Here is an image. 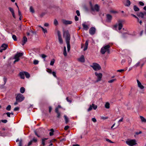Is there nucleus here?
Instances as JSON below:
<instances>
[{
    "label": "nucleus",
    "mask_w": 146,
    "mask_h": 146,
    "mask_svg": "<svg viewBox=\"0 0 146 146\" xmlns=\"http://www.w3.org/2000/svg\"><path fill=\"white\" fill-rule=\"evenodd\" d=\"M126 143L129 146H133L137 144L135 139H128L126 141Z\"/></svg>",
    "instance_id": "obj_3"
},
{
    "label": "nucleus",
    "mask_w": 146,
    "mask_h": 146,
    "mask_svg": "<svg viewBox=\"0 0 146 146\" xmlns=\"http://www.w3.org/2000/svg\"><path fill=\"white\" fill-rule=\"evenodd\" d=\"M133 9L135 11H138L139 10V8L136 5H134L133 6Z\"/></svg>",
    "instance_id": "obj_27"
},
{
    "label": "nucleus",
    "mask_w": 146,
    "mask_h": 146,
    "mask_svg": "<svg viewBox=\"0 0 146 146\" xmlns=\"http://www.w3.org/2000/svg\"><path fill=\"white\" fill-rule=\"evenodd\" d=\"M95 74L97 78V79L95 81V82L97 83L101 81L102 77V74L101 73H98L97 72H95Z\"/></svg>",
    "instance_id": "obj_7"
},
{
    "label": "nucleus",
    "mask_w": 146,
    "mask_h": 146,
    "mask_svg": "<svg viewBox=\"0 0 146 146\" xmlns=\"http://www.w3.org/2000/svg\"><path fill=\"white\" fill-rule=\"evenodd\" d=\"M107 17V21L108 22H111V20L112 19V16L110 14H107L106 15Z\"/></svg>",
    "instance_id": "obj_14"
},
{
    "label": "nucleus",
    "mask_w": 146,
    "mask_h": 146,
    "mask_svg": "<svg viewBox=\"0 0 146 146\" xmlns=\"http://www.w3.org/2000/svg\"><path fill=\"white\" fill-rule=\"evenodd\" d=\"M63 54L65 56L67 55L66 51V48L65 46H64V48Z\"/></svg>",
    "instance_id": "obj_23"
},
{
    "label": "nucleus",
    "mask_w": 146,
    "mask_h": 146,
    "mask_svg": "<svg viewBox=\"0 0 146 146\" xmlns=\"http://www.w3.org/2000/svg\"><path fill=\"white\" fill-rule=\"evenodd\" d=\"M124 71V70L123 69H120L117 70V72H122L123 71Z\"/></svg>",
    "instance_id": "obj_63"
},
{
    "label": "nucleus",
    "mask_w": 146,
    "mask_h": 146,
    "mask_svg": "<svg viewBox=\"0 0 146 146\" xmlns=\"http://www.w3.org/2000/svg\"><path fill=\"white\" fill-rule=\"evenodd\" d=\"M82 26L83 27V29L85 30H87L89 27L86 24V23H84L82 24Z\"/></svg>",
    "instance_id": "obj_16"
},
{
    "label": "nucleus",
    "mask_w": 146,
    "mask_h": 146,
    "mask_svg": "<svg viewBox=\"0 0 146 146\" xmlns=\"http://www.w3.org/2000/svg\"><path fill=\"white\" fill-rule=\"evenodd\" d=\"M88 41L86 40L85 43V46H84V51L86 50L87 49L88 47Z\"/></svg>",
    "instance_id": "obj_17"
},
{
    "label": "nucleus",
    "mask_w": 146,
    "mask_h": 146,
    "mask_svg": "<svg viewBox=\"0 0 146 146\" xmlns=\"http://www.w3.org/2000/svg\"><path fill=\"white\" fill-rule=\"evenodd\" d=\"M127 3L125 5L127 6H129L131 4L129 0H127L126 1Z\"/></svg>",
    "instance_id": "obj_34"
},
{
    "label": "nucleus",
    "mask_w": 146,
    "mask_h": 146,
    "mask_svg": "<svg viewBox=\"0 0 146 146\" xmlns=\"http://www.w3.org/2000/svg\"><path fill=\"white\" fill-rule=\"evenodd\" d=\"M116 81V79L115 78L108 81V82L109 83H112L114 81Z\"/></svg>",
    "instance_id": "obj_35"
},
{
    "label": "nucleus",
    "mask_w": 146,
    "mask_h": 146,
    "mask_svg": "<svg viewBox=\"0 0 146 146\" xmlns=\"http://www.w3.org/2000/svg\"><path fill=\"white\" fill-rule=\"evenodd\" d=\"M48 138H44L42 139V144L43 146L45 145V140L47 139Z\"/></svg>",
    "instance_id": "obj_25"
},
{
    "label": "nucleus",
    "mask_w": 146,
    "mask_h": 146,
    "mask_svg": "<svg viewBox=\"0 0 146 146\" xmlns=\"http://www.w3.org/2000/svg\"><path fill=\"white\" fill-rule=\"evenodd\" d=\"M100 6L98 4H95L93 6L92 4H90V9L92 11L98 12L100 11Z\"/></svg>",
    "instance_id": "obj_4"
},
{
    "label": "nucleus",
    "mask_w": 146,
    "mask_h": 146,
    "mask_svg": "<svg viewBox=\"0 0 146 146\" xmlns=\"http://www.w3.org/2000/svg\"><path fill=\"white\" fill-rule=\"evenodd\" d=\"M118 24H116L114 25V27L115 28H116L118 26H119L118 29L119 30H121L123 27V25L122 24V21L121 20H119L118 21Z\"/></svg>",
    "instance_id": "obj_8"
},
{
    "label": "nucleus",
    "mask_w": 146,
    "mask_h": 146,
    "mask_svg": "<svg viewBox=\"0 0 146 146\" xmlns=\"http://www.w3.org/2000/svg\"><path fill=\"white\" fill-rule=\"evenodd\" d=\"M41 29L44 33H47V31L46 29H44L43 27H41Z\"/></svg>",
    "instance_id": "obj_39"
},
{
    "label": "nucleus",
    "mask_w": 146,
    "mask_h": 146,
    "mask_svg": "<svg viewBox=\"0 0 146 146\" xmlns=\"http://www.w3.org/2000/svg\"><path fill=\"white\" fill-rule=\"evenodd\" d=\"M139 4L140 5L142 6H144V3L142 1H139Z\"/></svg>",
    "instance_id": "obj_50"
},
{
    "label": "nucleus",
    "mask_w": 146,
    "mask_h": 146,
    "mask_svg": "<svg viewBox=\"0 0 146 146\" xmlns=\"http://www.w3.org/2000/svg\"><path fill=\"white\" fill-rule=\"evenodd\" d=\"M110 104L108 102H106L105 104V107L107 109L110 108Z\"/></svg>",
    "instance_id": "obj_30"
},
{
    "label": "nucleus",
    "mask_w": 146,
    "mask_h": 146,
    "mask_svg": "<svg viewBox=\"0 0 146 146\" xmlns=\"http://www.w3.org/2000/svg\"><path fill=\"white\" fill-rule=\"evenodd\" d=\"M63 36L65 37V40L67 44V50L68 52L70 50V35L68 31H66L63 32Z\"/></svg>",
    "instance_id": "obj_1"
},
{
    "label": "nucleus",
    "mask_w": 146,
    "mask_h": 146,
    "mask_svg": "<svg viewBox=\"0 0 146 146\" xmlns=\"http://www.w3.org/2000/svg\"><path fill=\"white\" fill-rule=\"evenodd\" d=\"M12 38L15 41H16L17 40V37L15 35H12Z\"/></svg>",
    "instance_id": "obj_42"
},
{
    "label": "nucleus",
    "mask_w": 146,
    "mask_h": 146,
    "mask_svg": "<svg viewBox=\"0 0 146 146\" xmlns=\"http://www.w3.org/2000/svg\"><path fill=\"white\" fill-rule=\"evenodd\" d=\"M1 121L4 123H6L7 122V119H2Z\"/></svg>",
    "instance_id": "obj_45"
},
{
    "label": "nucleus",
    "mask_w": 146,
    "mask_h": 146,
    "mask_svg": "<svg viewBox=\"0 0 146 146\" xmlns=\"http://www.w3.org/2000/svg\"><path fill=\"white\" fill-rule=\"evenodd\" d=\"M64 117L65 120V122H66V123H67L69 121L68 118L66 116V115H64Z\"/></svg>",
    "instance_id": "obj_28"
},
{
    "label": "nucleus",
    "mask_w": 146,
    "mask_h": 146,
    "mask_svg": "<svg viewBox=\"0 0 146 146\" xmlns=\"http://www.w3.org/2000/svg\"><path fill=\"white\" fill-rule=\"evenodd\" d=\"M106 141H107L109 143H113V142L111 141L109 139H106Z\"/></svg>",
    "instance_id": "obj_56"
},
{
    "label": "nucleus",
    "mask_w": 146,
    "mask_h": 146,
    "mask_svg": "<svg viewBox=\"0 0 146 146\" xmlns=\"http://www.w3.org/2000/svg\"><path fill=\"white\" fill-rule=\"evenodd\" d=\"M92 121L94 122H96V120L95 118H93L92 119Z\"/></svg>",
    "instance_id": "obj_61"
},
{
    "label": "nucleus",
    "mask_w": 146,
    "mask_h": 146,
    "mask_svg": "<svg viewBox=\"0 0 146 146\" xmlns=\"http://www.w3.org/2000/svg\"><path fill=\"white\" fill-rule=\"evenodd\" d=\"M96 31V29L94 27H91L89 30V33L91 35H93L95 33Z\"/></svg>",
    "instance_id": "obj_10"
},
{
    "label": "nucleus",
    "mask_w": 146,
    "mask_h": 146,
    "mask_svg": "<svg viewBox=\"0 0 146 146\" xmlns=\"http://www.w3.org/2000/svg\"><path fill=\"white\" fill-rule=\"evenodd\" d=\"M38 63V61L36 60H34L33 62V63L35 64H37Z\"/></svg>",
    "instance_id": "obj_46"
},
{
    "label": "nucleus",
    "mask_w": 146,
    "mask_h": 146,
    "mask_svg": "<svg viewBox=\"0 0 146 146\" xmlns=\"http://www.w3.org/2000/svg\"><path fill=\"white\" fill-rule=\"evenodd\" d=\"M3 81L4 82L3 85H4L7 82V78L5 77H4L3 78Z\"/></svg>",
    "instance_id": "obj_47"
},
{
    "label": "nucleus",
    "mask_w": 146,
    "mask_h": 146,
    "mask_svg": "<svg viewBox=\"0 0 146 146\" xmlns=\"http://www.w3.org/2000/svg\"><path fill=\"white\" fill-rule=\"evenodd\" d=\"M50 132L49 133V135L50 136H52L53 135V132H54V130L53 129H50Z\"/></svg>",
    "instance_id": "obj_31"
},
{
    "label": "nucleus",
    "mask_w": 146,
    "mask_h": 146,
    "mask_svg": "<svg viewBox=\"0 0 146 146\" xmlns=\"http://www.w3.org/2000/svg\"><path fill=\"white\" fill-rule=\"evenodd\" d=\"M46 71L47 72H48V73L50 74H51L52 73V70L48 68Z\"/></svg>",
    "instance_id": "obj_43"
},
{
    "label": "nucleus",
    "mask_w": 146,
    "mask_h": 146,
    "mask_svg": "<svg viewBox=\"0 0 146 146\" xmlns=\"http://www.w3.org/2000/svg\"><path fill=\"white\" fill-rule=\"evenodd\" d=\"M31 140L33 142H36L37 141V139L35 138H33V139Z\"/></svg>",
    "instance_id": "obj_54"
},
{
    "label": "nucleus",
    "mask_w": 146,
    "mask_h": 146,
    "mask_svg": "<svg viewBox=\"0 0 146 146\" xmlns=\"http://www.w3.org/2000/svg\"><path fill=\"white\" fill-rule=\"evenodd\" d=\"M90 66L96 71L99 70L101 69L100 66L98 64L96 63H93L92 65H91Z\"/></svg>",
    "instance_id": "obj_5"
},
{
    "label": "nucleus",
    "mask_w": 146,
    "mask_h": 146,
    "mask_svg": "<svg viewBox=\"0 0 146 146\" xmlns=\"http://www.w3.org/2000/svg\"><path fill=\"white\" fill-rule=\"evenodd\" d=\"M66 100L67 102H69L70 103H71L72 102V101L71 100H69L68 99V97L66 98Z\"/></svg>",
    "instance_id": "obj_60"
},
{
    "label": "nucleus",
    "mask_w": 146,
    "mask_h": 146,
    "mask_svg": "<svg viewBox=\"0 0 146 146\" xmlns=\"http://www.w3.org/2000/svg\"><path fill=\"white\" fill-rule=\"evenodd\" d=\"M137 15L139 17H141L142 18H143L144 14L142 12H140L137 14Z\"/></svg>",
    "instance_id": "obj_21"
},
{
    "label": "nucleus",
    "mask_w": 146,
    "mask_h": 146,
    "mask_svg": "<svg viewBox=\"0 0 146 146\" xmlns=\"http://www.w3.org/2000/svg\"><path fill=\"white\" fill-rule=\"evenodd\" d=\"M18 14L19 15L20 17H22V15L21 14V12L19 10H18Z\"/></svg>",
    "instance_id": "obj_64"
},
{
    "label": "nucleus",
    "mask_w": 146,
    "mask_h": 146,
    "mask_svg": "<svg viewBox=\"0 0 146 146\" xmlns=\"http://www.w3.org/2000/svg\"><path fill=\"white\" fill-rule=\"evenodd\" d=\"M54 24L56 26L58 25V22L56 19H55L54 20Z\"/></svg>",
    "instance_id": "obj_37"
},
{
    "label": "nucleus",
    "mask_w": 146,
    "mask_h": 146,
    "mask_svg": "<svg viewBox=\"0 0 146 146\" xmlns=\"http://www.w3.org/2000/svg\"><path fill=\"white\" fill-rule=\"evenodd\" d=\"M140 118L141 119V121L142 122L145 123L146 122V119H145L143 116H140Z\"/></svg>",
    "instance_id": "obj_22"
},
{
    "label": "nucleus",
    "mask_w": 146,
    "mask_h": 146,
    "mask_svg": "<svg viewBox=\"0 0 146 146\" xmlns=\"http://www.w3.org/2000/svg\"><path fill=\"white\" fill-rule=\"evenodd\" d=\"M25 97L22 94H19L17 95L16 96V100L20 102H22L25 99Z\"/></svg>",
    "instance_id": "obj_6"
},
{
    "label": "nucleus",
    "mask_w": 146,
    "mask_h": 146,
    "mask_svg": "<svg viewBox=\"0 0 146 146\" xmlns=\"http://www.w3.org/2000/svg\"><path fill=\"white\" fill-rule=\"evenodd\" d=\"M41 56L43 58H44L47 57V56L44 54H41Z\"/></svg>",
    "instance_id": "obj_52"
},
{
    "label": "nucleus",
    "mask_w": 146,
    "mask_h": 146,
    "mask_svg": "<svg viewBox=\"0 0 146 146\" xmlns=\"http://www.w3.org/2000/svg\"><path fill=\"white\" fill-rule=\"evenodd\" d=\"M137 81L138 87L141 89H143L144 88V86L142 85L141 83L138 80H137Z\"/></svg>",
    "instance_id": "obj_12"
},
{
    "label": "nucleus",
    "mask_w": 146,
    "mask_h": 146,
    "mask_svg": "<svg viewBox=\"0 0 146 146\" xmlns=\"http://www.w3.org/2000/svg\"><path fill=\"white\" fill-rule=\"evenodd\" d=\"M8 47V45L5 44H3L1 46V47L2 48H3L4 50H5Z\"/></svg>",
    "instance_id": "obj_20"
},
{
    "label": "nucleus",
    "mask_w": 146,
    "mask_h": 146,
    "mask_svg": "<svg viewBox=\"0 0 146 146\" xmlns=\"http://www.w3.org/2000/svg\"><path fill=\"white\" fill-rule=\"evenodd\" d=\"M30 11L32 13L34 12V10L32 6H31L30 7Z\"/></svg>",
    "instance_id": "obj_40"
},
{
    "label": "nucleus",
    "mask_w": 146,
    "mask_h": 146,
    "mask_svg": "<svg viewBox=\"0 0 146 146\" xmlns=\"http://www.w3.org/2000/svg\"><path fill=\"white\" fill-rule=\"evenodd\" d=\"M62 21L63 23L66 25L71 24L72 23V21L66 20H63Z\"/></svg>",
    "instance_id": "obj_13"
},
{
    "label": "nucleus",
    "mask_w": 146,
    "mask_h": 146,
    "mask_svg": "<svg viewBox=\"0 0 146 146\" xmlns=\"http://www.w3.org/2000/svg\"><path fill=\"white\" fill-rule=\"evenodd\" d=\"M74 19L75 21H77L78 20L79 18L77 16H75Z\"/></svg>",
    "instance_id": "obj_57"
},
{
    "label": "nucleus",
    "mask_w": 146,
    "mask_h": 146,
    "mask_svg": "<svg viewBox=\"0 0 146 146\" xmlns=\"http://www.w3.org/2000/svg\"><path fill=\"white\" fill-rule=\"evenodd\" d=\"M52 110V108L51 106L49 107V113H50Z\"/></svg>",
    "instance_id": "obj_62"
},
{
    "label": "nucleus",
    "mask_w": 146,
    "mask_h": 146,
    "mask_svg": "<svg viewBox=\"0 0 146 146\" xmlns=\"http://www.w3.org/2000/svg\"><path fill=\"white\" fill-rule=\"evenodd\" d=\"M11 106L10 105H8L6 108V110L7 111H10L11 110Z\"/></svg>",
    "instance_id": "obj_36"
},
{
    "label": "nucleus",
    "mask_w": 146,
    "mask_h": 146,
    "mask_svg": "<svg viewBox=\"0 0 146 146\" xmlns=\"http://www.w3.org/2000/svg\"><path fill=\"white\" fill-rule=\"evenodd\" d=\"M76 13L77 14V15L78 16H80V12L78 10H77L76 11Z\"/></svg>",
    "instance_id": "obj_55"
},
{
    "label": "nucleus",
    "mask_w": 146,
    "mask_h": 146,
    "mask_svg": "<svg viewBox=\"0 0 146 146\" xmlns=\"http://www.w3.org/2000/svg\"><path fill=\"white\" fill-rule=\"evenodd\" d=\"M23 55V53H17L15 56L14 59H19V57H21Z\"/></svg>",
    "instance_id": "obj_11"
},
{
    "label": "nucleus",
    "mask_w": 146,
    "mask_h": 146,
    "mask_svg": "<svg viewBox=\"0 0 146 146\" xmlns=\"http://www.w3.org/2000/svg\"><path fill=\"white\" fill-rule=\"evenodd\" d=\"M53 75L55 77H56V73L55 72H53L52 73Z\"/></svg>",
    "instance_id": "obj_53"
},
{
    "label": "nucleus",
    "mask_w": 146,
    "mask_h": 146,
    "mask_svg": "<svg viewBox=\"0 0 146 146\" xmlns=\"http://www.w3.org/2000/svg\"><path fill=\"white\" fill-rule=\"evenodd\" d=\"M19 109V107H15L14 109V111H18Z\"/></svg>",
    "instance_id": "obj_48"
},
{
    "label": "nucleus",
    "mask_w": 146,
    "mask_h": 146,
    "mask_svg": "<svg viewBox=\"0 0 146 146\" xmlns=\"http://www.w3.org/2000/svg\"><path fill=\"white\" fill-rule=\"evenodd\" d=\"M69 127V126L67 125L65 126L64 127V129L66 130H67Z\"/></svg>",
    "instance_id": "obj_59"
},
{
    "label": "nucleus",
    "mask_w": 146,
    "mask_h": 146,
    "mask_svg": "<svg viewBox=\"0 0 146 146\" xmlns=\"http://www.w3.org/2000/svg\"><path fill=\"white\" fill-rule=\"evenodd\" d=\"M6 114H7V116L8 117H10V115H11L10 113L8 112H7L6 113H4L3 114V115H5Z\"/></svg>",
    "instance_id": "obj_41"
},
{
    "label": "nucleus",
    "mask_w": 146,
    "mask_h": 146,
    "mask_svg": "<svg viewBox=\"0 0 146 146\" xmlns=\"http://www.w3.org/2000/svg\"><path fill=\"white\" fill-rule=\"evenodd\" d=\"M22 140L21 139L19 143L18 146H22Z\"/></svg>",
    "instance_id": "obj_49"
},
{
    "label": "nucleus",
    "mask_w": 146,
    "mask_h": 146,
    "mask_svg": "<svg viewBox=\"0 0 146 146\" xmlns=\"http://www.w3.org/2000/svg\"><path fill=\"white\" fill-rule=\"evenodd\" d=\"M25 88L23 87H21L20 89V92L21 93H23L25 92Z\"/></svg>",
    "instance_id": "obj_26"
},
{
    "label": "nucleus",
    "mask_w": 146,
    "mask_h": 146,
    "mask_svg": "<svg viewBox=\"0 0 146 146\" xmlns=\"http://www.w3.org/2000/svg\"><path fill=\"white\" fill-rule=\"evenodd\" d=\"M9 9L12 13H14V10H13V9L11 7H9Z\"/></svg>",
    "instance_id": "obj_38"
},
{
    "label": "nucleus",
    "mask_w": 146,
    "mask_h": 146,
    "mask_svg": "<svg viewBox=\"0 0 146 146\" xmlns=\"http://www.w3.org/2000/svg\"><path fill=\"white\" fill-rule=\"evenodd\" d=\"M92 105H90L89 108L88 109L87 111H91L92 110Z\"/></svg>",
    "instance_id": "obj_44"
},
{
    "label": "nucleus",
    "mask_w": 146,
    "mask_h": 146,
    "mask_svg": "<svg viewBox=\"0 0 146 146\" xmlns=\"http://www.w3.org/2000/svg\"><path fill=\"white\" fill-rule=\"evenodd\" d=\"M78 60L82 62H84L85 60L84 56L83 55H82L78 59Z\"/></svg>",
    "instance_id": "obj_15"
},
{
    "label": "nucleus",
    "mask_w": 146,
    "mask_h": 146,
    "mask_svg": "<svg viewBox=\"0 0 146 146\" xmlns=\"http://www.w3.org/2000/svg\"><path fill=\"white\" fill-rule=\"evenodd\" d=\"M92 108H93L94 110H96L97 108V106L94 104H92Z\"/></svg>",
    "instance_id": "obj_32"
},
{
    "label": "nucleus",
    "mask_w": 146,
    "mask_h": 146,
    "mask_svg": "<svg viewBox=\"0 0 146 146\" xmlns=\"http://www.w3.org/2000/svg\"><path fill=\"white\" fill-rule=\"evenodd\" d=\"M24 73L26 78H29L30 77V75L28 72H24Z\"/></svg>",
    "instance_id": "obj_24"
},
{
    "label": "nucleus",
    "mask_w": 146,
    "mask_h": 146,
    "mask_svg": "<svg viewBox=\"0 0 146 146\" xmlns=\"http://www.w3.org/2000/svg\"><path fill=\"white\" fill-rule=\"evenodd\" d=\"M57 33L58 36V39L59 42L60 44H62L63 42V41L61 37L60 32L59 31H57Z\"/></svg>",
    "instance_id": "obj_9"
},
{
    "label": "nucleus",
    "mask_w": 146,
    "mask_h": 146,
    "mask_svg": "<svg viewBox=\"0 0 146 146\" xmlns=\"http://www.w3.org/2000/svg\"><path fill=\"white\" fill-rule=\"evenodd\" d=\"M22 41V45H24L25 44L26 42L27 41V38L26 36H25L23 37V39Z\"/></svg>",
    "instance_id": "obj_18"
},
{
    "label": "nucleus",
    "mask_w": 146,
    "mask_h": 146,
    "mask_svg": "<svg viewBox=\"0 0 146 146\" xmlns=\"http://www.w3.org/2000/svg\"><path fill=\"white\" fill-rule=\"evenodd\" d=\"M57 117L58 118H60V115H61V114H60V112L57 113Z\"/></svg>",
    "instance_id": "obj_51"
},
{
    "label": "nucleus",
    "mask_w": 146,
    "mask_h": 146,
    "mask_svg": "<svg viewBox=\"0 0 146 146\" xmlns=\"http://www.w3.org/2000/svg\"><path fill=\"white\" fill-rule=\"evenodd\" d=\"M55 59H52L51 61L50 62V65L51 66H53L54 65V64L55 62Z\"/></svg>",
    "instance_id": "obj_33"
},
{
    "label": "nucleus",
    "mask_w": 146,
    "mask_h": 146,
    "mask_svg": "<svg viewBox=\"0 0 146 146\" xmlns=\"http://www.w3.org/2000/svg\"><path fill=\"white\" fill-rule=\"evenodd\" d=\"M19 75L21 78L22 79H24L25 78L24 72H20L19 73Z\"/></svg>",
    "instance_id": "obj_19"
},
{
    "label": "nucleus",
    "mask_w": 146,
    "mask_h": 146,
    "mask_svg": "<svg viewBox=\"0 0 146 146\" xmlns=\"http://www.w3.org/2000/svg\"><path fill=\"white\" fill-rule=\"evenodd\" d=\"M140 62H138L133 66V67L135 68H136L137 67L139 66L140 65Z\"/></svg>",
    "instance_id": "obj_29"
},
{
    "label": "nucleus",
    "mask_w": 146,
    "mask_h": 146,
    "mask_svg": "<svg viewBox=\"0 0 146 146\" xmlns=\"http://www.w3.org/2000/svg\"><path fill=\"white\" fill-rule=\"evenodd\" d=\"M110 46L108 44L102 47L101 49L100 52L102 54H104L106 52H107L108 53L110 52Z\"/></svg>",
    "instance_id": "obj_2"
},
{
    "label": "nucleus",
    "mask_w": 146,
    "mask_h": 146,
    "mask_svg": "<svg viewBox=\"0 0 146 146\" xmlns=\"http://www.w3.org/2000/svg\"><path fill=\"white\" fill-rule=\"evenodd\" d=\"M55 111L56 113L60 112L58 111V109L57 108H55Z\"/></svg>",
    "instance_id": "obj_58"
}]
</instances>
